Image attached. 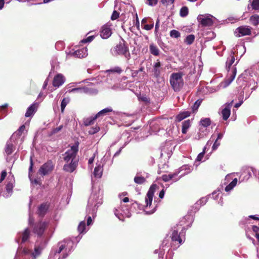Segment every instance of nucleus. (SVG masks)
Returning a JSON list of instances; mask_svg holds the SVG:
<instances>
[{
	"mask_svg": "<svg viewBox=\"0 0 259 259\" xmlns=\"http://www.w3.org/2000/svg\"><path fill=\"white\" fill-rule=\"evenodd\" d=\"M235 62V58L233 55L230 56L226 61V69L228 70L227 77L225 80L222 83V85L226 87L229 85L234 79L236 74V68L234 66L231 67Z\"/></svg>",
	"mask_w": 259,
	"mask_h": 259,
	"instance_id": "nucleus-1",
	"label": "nucleus"
},
{
	"mask_svg": "<svg viewBox=\"0 0 259 259\" xmlns=\"http://www.w3.org/2000/svg\"><path fill=\"white\" fill-rule=\"evenodd\" d=\"M102 203V197L99 194L92 193L89 199L87 210L92 214L94 217L96 210L99 205Z\"/></svg>",
	"mask_w": 259,
	"mask_h": 259,
	"instance_id": "nucleus-2",
	"label": "nucleus"
},
{
	"mask_svg": "<svg viewBox=\"0 0 259 259\" xmlns=\"http://www.w3.org/2000/svg\"><path fill=\"white\" fill-rule=\"evenodd\" d=\"M184 74L181 72L172 73L169 77L170 84L175 92L180 91L184 85L183 76Z\"/></svg>",
	"mask_w": 259,
	"mask_h": 259,
	"instance_id": "nucleus-3",
	"label": "nucleus"
},
{
	"mask_svg": "<svg viewBox=\"0 0 259 259\" xmlns=\"http://www.w3.org/2000/svg\"><path fill=\"white\" fill-rule=\"evenodd\" d=\"M156 187V185H152L147 193L146 196L145 197V201L146 205L144 206V210L146 214H151L153 213L155 211V207H153L151 209H150L149 208L151 205L153 200V197L154 196V193Z\"/></svg>",
	"mask_w": 259,
	"mask_h": 259,
	"instance_id": "nucleus-4",
	"label": "nucleus"
},
{
	"mask_svg": "<svg viewBox=\"0 0 259 259\" xmlns=\"http://www.w3.org/2000/svg\"><path fill=\"white\" fill-rule=\"evenodd\" d=\"M116 52L117 54L123 56L127 60L131 58L128 46L123 39H121L116 46Z\"/></svg>",
	"mask_w": 259,
	"mask_h": 259,
	"instance_id": "nucleus-5",
	"label": "nucleus"
},
{
	"mask_svg": "<svg viewBox=\"0 0 259 259\" xmlns=\"http://www.w3.org/2000/svg\"><path fill=\"white\" fill-rule=\"evenodd\" d=\"M78 150V145L76 144L71 147L70 149L68 150L65 153L64 160L66 162H69L70 161H77L75 159L76 155Z\"/></svg>",
	"mask_w": 259,
	"mask_h": 259,
	"instance_id": "nucleus-6",
	"label": "nucleus"
},
{
	"mask_svg": "<svg viewBox=\"0 0 259 259\" xmlns=\"http://www.w3.org/2000/svg\"><path fill=\"white\" fill-rule=\"evenodd\" d=\"M197 20L202 26L206 27L211 26L214 22L215 18L210 14H205L199 15Z\"/></svg>",
	"mask_w": 259,
	"mask_h": 259,
	"instance_id": "nucleus-7",
	"label": "nucleus"
},
{
	"mask_svg": "<svg viewBox=\"0 0 259 259\" xmlns=\"http://www.w3.org/2000/svg\"><path fill=\"white\" fill-rule=\"evenodd\" d=\"M48 223L46 222L40 221L34 224L33 228V232L38 236H41L45 229L48 227Z\"/></svg>",
	"mask_w": 259,
	"mask_h": 259,
	"instance_id": "nucleus-8",
	"label": "nucleus"
},
{
	"mask_svg": "<svg viewBox=\"0 0 259 259\" xmlns=\"http://www.w3.org/2000/svg\"><path fill=\"white\" fill-rule=\"evenodd\" d=\"M251 33V29L249 26H241L236 28L234 31L236 36L239 37L244 35H249Z\"/></svg>",
	"mask_w": 259,
	"mask_h": 259,
	"instance_id": "nucleus-9",
	"label": "nucleus"
},
{
	"mask_svg": "<svg viewBox=\"0 0 259 259\" xmlns=\"http://www.w3.org/2000/svg\"><path fill=\"white\" fill-rule=\"evenodd\" d=\"M54 165L53 162L52 161L49 160L40 167L39 169V173L42 176H45L52 171Z\"/></svg>",
	"mask_w": 259,
	"mask_h": 259,
	"instance_id": "nucleus-10",
	"label": "nucleus"
},
{
	"mask_svg": "<svg viewBox=\"0 0 259 259\" xmlns=\"http://www.w3.org/2000/svg\"><path fill=\"white\" fill-rule=\"evenodd\" d=\"M72 244V241L70 239L64 240L63 241L59 242L58 243L59 248L56 250L55 255L57 256V254H59L64 249L66 251Z\"/></svg>",
	"mask_w": 259,
	"mask_h": 259,
	"instance_id": "nucleus-11",
	"label": "nucleus"
},
{
	"mask_svg": "<svg viewBox=\"0 0 259 259\" xmlns=\"http://www.w3.org/2000/svg\"><path fill=\"white\" fill-rule=\"evenodd\" d=\"M70 92L77 93L80 94L85 93L89 94H97V91L91 87H83L78 88H73L70 91Z\"/></svg>",
	"mask_w": 259,
	"mask_h": 259,
	"instance_id": "nucleus-12",
	"label": "nucleus"
},
{
	"mask_svg": "<svg viewBox=\"0 0 259 259\" xmlns=\"http://www.w3.org/2000/svg\"><path fill=\"white\" fill-rule=\"evenodd\" d=\"M111 26V24L107 23L102 27L100 32V35L102 38L106 39L111 36L112 34Z\"/></svg>",
	"mask_w": 259,
	"mask_h": 259,
	"instance_id": "nucleus-13",
	"label": "nucleus"
},
{
	"mask_svg": "<svg viewBox=\"0 0 259 259\" xmlns=\"http://www.w3.org/2000/svg\"><path fill=\"white\" fill-rule=\"evenodd\" d=\"M233 101H232L230 103H226L224 106L222 110L221 114L222 115L223 119L224 120H226L230 116L231 114V108L232 106Z\"/></svg>",
	"mask_w": 259,
	"mask_h": 259,
	"instance_id": "nucleus-14",
	"label": "nucleus"
},
{
	"mask_svg": "<svg viewBox=\"0 0 259 259\" xmlns=\"http://www.w3.org/2000/svg\"><path fill=\"white\" fill-rule=\"evenodd\" d=\"M179 171L174 172L173 173H170L168 175H163L161 176L162 180L166 182H168L170 180H172L174 182H177L180 180V178L178 177Z\"/></svg>",
	"mask_w": 259,
	"mask_h": 259,
	"instance_id": "nucleus-15",
	"label": "nucleus"
},
{
	"mask_svg": "<svg viewBox=\"0 0 259 259\" xmlns=\"http://www.w3.org/2000/svg\"><path fill=\"white\" fill-rule=\"evenodd\" d=\"M162 71V68L160 62L157 60L156 62L154 63L152 72L154 77L158 78L159 77Z\"/></svg>",
	"mask_w": 259,
	"mask_h": 259,
	"instance_id": "nucleus-16",
	"label": "nucleus"
},
{
	"mask_svg": "<svg viewBox=\"0 0 259 259\" xmlns=\"http://www.w3.org/2000/svg\"><path fill=\"white\" fill-rule=\"evenodd\" d=\"M253 171V168L252 167H246L242 172L241 176L240 177L241 181H247L251 176L252 172Z\"/></svg>",
	"mask_w": 259,
	"mask_h": 259,
	"instance_id": "nucleus-17",
	"label": "nucleus"
},
{
	"mask_svg": "<svg viewBox=\"0 0 259 259\" xmlns=\"http://www.w3.org/2000/svg\"><path fill=\"white\" fill-rule=\"evenodd\" d=\"M103 164L102 162H98L96 164V166L95 167L94 172L93 175L95 178H101L103 171Z\"/></svg>",
	"mask_w": 259,
	"mask_h": 259,
	"instance_id": "nucleus-18",
	"label": "nucleus"
},
{
	"mask_svg": "<svg viewBox=\"0 0 259 259\" xmlns=\"http://www.w3.org/2000/svg\"><path fill=\"white\" fill-rule=\"evenodd\" d=\"M65 80V78L62 74H58L54 78L53 85L55 87L59 88L64 83Z\"/></svg>",
	"mask_w": 259,
	"mask_h": 259,
	"instance_id": "nucleus-19",
	"label": "nucleus"
},
{
	"mask_svg": "<svg viewBox=\"0 0 259 259\" xmlns=\"http://www.w3.org/2000/svg\"><path fill=\"white\" fill-rule=\"evenodd\" d=\"M191 170V166L188 165H185L176 170V171H179V175H178V177L180 178V179L183 176L189 174Z\"/></svg>",
	"mask_w": 259,
	"mask_h": 259,
	"instance_id": "nucleus-20",
	"label": "nucleus"
},
{
	"mask_svg": "<svg viewBox=\"0 0 259 259\" xmlns=\"http://www.w3.org/2000/svg\"><path fill=\"white\" fill-rule=\"evenodd\" d=\"M144 176H142V172H137L136 176L134 178V182L138 184H143L146 182V178L149 177L148 174L144 172Z\"/></svg>",
	"mask_w": 259,
	"mask_h": 259,
	"instance_id": "nucleus-21",
	"label": "nucleus"
},
{
	"mask_svg": "<svg viewBox=\"0 0 259 259\" xmlns=\"http://www.w3.org/2000/svg\"><path fill=\"white\" fill-rule=\"evenodd\" d=\"M64 165L63 169L64 170L71 172L74 170L77 165V161H70Z\"/></svg>",
	"mask_w": 259,
	"mask_h": 259,
	"instance_id": "nucleus-22",
	"label": "nucleus"
},
{
	"mask_svg": "<svg viewBox=\"0 0 259 259\" xmlns=\"http://www.w3.org/2000/svg\"><path fill=\"white\" fill-rule=\"evenodd\" d=\"M14 180L12 178L10 181L7 183L6 185V192L4 194L6 197H8L12 194L14 187Z\"/></svg>",
	"mask_w": 259,
	"mask_h": 259,
	"instance_id": "nucleus-23",
	"label": "nucleus"
},
{
	"mask_svg": "<svg viewBox=\"0 0 259 259\" xmlns=\"http://www.w3.org/2000/svg\"><path fill=\"white\" fill-rule=\"evenodd\" d=\"M73 55L79 58L85 57L88 55L87 48H84L75 51L73 53Z\"/></svg>",
	"mask_w": 259,
	"mask_h": 259,
	"instance_id": "nucleus-24",
	"label": "nucleus"
},
{
	"mask_svg": "<svg viewBox=\"0 0 259 259\" xmlns=\"http://www.w3.org/2000/svg\"><path fill=\"white\" fill-rule=\"evenodd\" d=\"M38 105L37 103H33L29 106L25 113L26 117H30L33 115L36 111Z\"/></svg>",
	"mask_w": 259,
	"mask_h": 259,
	"instance_id": "nucleus-25",
	"label": "nucleus"
},
{
	"mask_svg": "<svg viewBox=\"0 0 259 259\" xmlns=\"http://www.w3.org/2000/svg\"><path fill=\"white\" fill-rule=\"evenodd\" d=\"M171 240L172 241L178 242L179 244H182L183 240L180 237V235L178 234V230H174L171 235Z\"/></svg>",
	"mask_w": 259,
	"mask_h": 259,
	"instance_id": "nucleus-26",
	"label": "nucleus"
},
{
	"mask_svg": "<svg viewBox=\"0 0 259 259\" xmlns=\"http://www.w3.org/2000/svg\"><path fill=\"white\" fill-rule=\"evenodd\" d=\"M113 111L112 107H108L99 111L96 115V117H102L105 115H109Z\"/></svg>",
	"mask_w": 259,
	"mask_h": 259,
	"instance_id": "nucleus-27",
	"label": "nucleus"
},
{
	"mask_svg": "<svg viewBox=\"0 0 259 259\" xmlns=\"http://www.w3.org/2000/svg\"><path fill=\"white\" fill-rule=\"evenodd\" d=\"M49 208V205L47 203H43L38 207V214L39 216L43 217L47 212Z\"/></svg>",
	"mask_w": 259,
	"mask_h": 259,
	"instance_id": "nucleus-28",
	"label": "nucleus"
},
{
	"mask_svg": "<svg viewBox=\"0 0 259 259\" xmlns=\"http://www.w3.org/2000/svg\"><path fill=\"white\" fill-rule=\"evenodd\" d=\"M30 231L28 228H26L24 232L20 235V236L22 237V242H25L27 241L30 236Z\"/></svg>",
	"mask_w": 259,
	"mask_h": 259,
	"instance_id": "nucleus-29",
	"label": "nucleus"
},
{
	"mask_svg": "<svg viewBox=\"0 0 259 259\" xmlns=\"http://www.w3.org/2000/svg\"><path fill=\"white\" fill-rule=\"evenodd\" d=\"M98 117H96V115L94 116H91L84 118L83 121V124L85 126L92 125L94 123L95 120Z\"/></svg>",
	"mask_w": 259,
	"mask_h": 259,
	"instance_id": "nucleus-30",
	"label": "nucleus"
},
{
	"mask_svg": "<svg viewBox=\"0 0 259 259\" xmlns=\"http://www.w3.org/2000/svg\"><path fill=\"white\" fill-rule=\"evenodd\" d=\"M190 115V112L189 111H183L179 114L177 117L176 119L178 121H181L184 118L189 116Z\"/></svg>",
	"mask_w": 259,
	"mask_h": 259,
	"instance_id": "nucleus-31",
	"label": "nucleus"
},
{
	"mask_svg": "<svg viewBox=\"0 0 259 259\" xmlns=\"http://www.w3.org/2000/svg\"><path fill=\"white\" fill-rule=\"evenodd\" d=\"M149 50L151 54L154 56H158L159 54V49L153 44L150 45Z\"/></svg>",
	"mask_w": 259,
	"mask_h": 259,
	"instance_id": "nucleus-32",
	"label": "nucleus"
},
{
	"mask_svg": "<svg viewBox=\"0 0 259 259\" xmlns=\"http://www.w3.org/2000/svg\"><path fill=\"white\" fill-rule=\"evenodd\" d=\"M211 123L210 119L209 118H205L201 119L200 121V126L204 128H207L210 125Z\"/></svg>",
	"mask_w": 259,
	"mask_h": 259,
	"instance_id": "nucleus-33",
	"label": "nucleus"
},
{
	"mask_svg": "<svg viewBox=\"0 0 259 259\" xmlns=\"http://www.w3.org/2000/svg\"><path fill=\"white\" fill-rule=\"evenodd\" d=\"M207 200L208 198L207 197L201 198L195 204V207L198 209L199 207L204 205L207 202Z\"/></svg>",
	"mask_w": 259,
	"mask_h": 259,
	"instance_id": "nucleus-34",
	"label": "nucleus"
},
{
	"mask_svg": "<svg viewBox=\"0 0 259 259\" xmlns=\"http://www.w3.org/2000/svg\"><path fill=\"white\" fill-rule=\"evenodd\" d=\"M237 179L235 178L233 180V181L226 187L225 190L226 192H229L232 190L233 188L236 185L237 183Z\"/></svg>",
	"mask_w": 259,
	"mask_h": 259,
	"instance_id": "nucleus-35",
	"label": "nucleus"
},
{
	"mask_svg": "<svg viewBox=\"0 0 259 259\" xmlns=\"http://www.w3.org/2000/svg\"><path fill=\"white\" fill-rule=\"evenodd\" d=\"M208 133L206 128H204L203 127L200 126L199 132L198 133L199 139L203 138L205 136H206Z\"/></svg>",
	"mask_w": 259,
	"mask_h": 259,
	"instance_id": "nucleus-36",
	"label": "nucleus"
},
{
	"mask_svg": "<svg viewBox=\"0 0 259 259\" xmlns=\"http://www.w3.org/2000/svg\"><path fill=\"white\" fill-rule=\"evenodd\" d=\"M190 121L189 120L184 121L182 124V133L183 134H186L187 132L188 129L190 126Z\"/></svg>",
	"mask_w": 259,
	"mask_h": 259,
	"instance_id": "nucleus-37",
	"label": "nucleus"
},
{
	"mask_svg": "<svg viewBox=\"0 0 259 259\" xmlns=\"http://www.w3.org/2000/svg\"><path fill=\"white\" fill-rule=\"evenodd\" d=\"M210 144H211L210 140H209L207 142V144L206 145V146L204 148V149L203 150V151L202 152H201L200 153H199L198 154V155L197 156V158H196V160L197 161H201V160L203 158L204 155V154L205 153V150H206V146L209 145H210Z\"/></svg>",
	"mask_w": 259,
	"mask_h": 259,
	"instance_id": "nucleus-38",
	"label": "nucleus"
},
{
	"mask_svg": "<svg viewBox=\"0 0 259 259\" xmlns=\"http://www.w3.org/2000/svg\"><path fill=\"white\" fill-rule=\"evenodd\" d=\"M250 21L252 25L254 26L257 25L259 24V16L257 15L252 16L250 18Z\"/></svg>",
	"mask_w": 259,
	"mask_h": 259,
	"instance_id": "nucleus-39",
	"label": "nucleus"
},
{
	"mask_svg": "<svg viewBox=\"0 0 259 259\" xmlns=\"http://www.w3.org/2000/svg\"><path fill=\"white\" fill-rule=\"evenodd\" d=\"M78 231L80 233H84L87 232L84 221H81L79 223L78 226Z\"/></svg>",
	"mask_w": 259,
	"mask_h": 259,
	"instance_id": "nucleus-40",
	"label": "nucleus"
},
{
	"mask_svg": "<svg viewBox=\"0 0 259 259\" xmlns=\"http://www.w3.org/2000/svg\"><path fill=\"white\" fill-rule=\"evenodd\" d=\"M42 248L39 246L35 247L34 248V251L32 252L31 255L33 257V259H35L37 256L39 255L41 253Z\"/></svg>",
	"mask_w": 259,
	"mask_h": 259,
	"instance_id": "nucleus-41",
	"label": "nucleus"
},
{
	"mask_svg": "<svg viewBox=\"0 0 259 259\" xmlns=\"http://www.w3.org/2000/svg\"><path fill=\"white\" fill-rule=\"evenodd\" d=\"M249 3L252 9L255 10H259V0H250Z\"/></svg>",
	"mask_w": 259,
	"mask_h": 259,
	"instance_id": "nucleus-42",
	"label": "nucleus"
},
{
	"mask_svg": "<svg viewBox=\"0 0 259 259\" xmlns=\"http://www.w3.org/2000/svg\"><path fill=\"white\" fill-rule=\"evenodd\" d=\"M69 101L70 99L68 98H65L62 100L61 104V109L62 112H63L65 107L69 103Z\"/></svg>",
	"mask_w": 259,
	"mask_h": 259,
	"instance_id": "nucleus-43",
	"label": "nucleus"
},
{
	"mask_svg": "<svg viewBox=\"0 0 259 259\" xmlns=\"http://www.w3.org/2000/svg\"><path fill=\"white\" fill-rule=\"evenodd\" d=\"M195 36L193 34L188 35L185 40V42L187 45H190L193 42Z\"/></svg>",
	"mask_w": 259,
	"mask_h": 259,
	"instance_id": "nucleus-44",
	"label": "nucleus"
},
{
	"mask_svg": "<svg viewBox=\"0 0 259 259\" xmlns=\"http://www.w3.org/2000/svg\"><path fill=\"white\" fill-rule=\"evenodd\" d=\"M188 14V9L187 7H183L180 12V15L182 17H185Z\"/></svg>",
	"mask_w": 259,
	"mask_h": 259,
	"instance_id": "nucleus-45",
	"label": "nucleus"
},
{
	"mask_svg": "<svg viewBox=\"0 0 259 259\" xmlns=\"http://www.w3.org/2000/svg\"><path fill=\"white\" fill-rule=\"evenodd\" d=\"M170 36L172 38H178L180 36V33L176 30H172L170 32Z\"/></svg>",
	"mask_w": 259,
	"mask_h": 259,
	"instance_id": "nucleus-46",
	"label": "nucleus"
},
{
	"mask_svg": "<svg viewBox=\"0 0 259 259\" xmlns=\"http://www.w3.org/2000/svg\"><path fill=\"white\" fill-rule=\"evenodd\" d=\"M5 150L6 152L8 154H11L13 152L14 150L13 144H7Z\"/></svg>",
	"mask_w": 259,
	"mask_h": 259,
	"instance_id": "nucleus-47",
	"label": "nucleus"
},
{
	"mask_svg": "<svg viewBox=\"0 0 259 259\" xmlns=\"http://www.w3.org/2000/svg\"><path fill=\"white\" fill-rule=\"evenodd\" d=\"M100 130V127L96 125L94 127H93L90 128V130L89 131V134L90 135H94L97 133H98Z\"/></svg>",
	"mask_w": 259,
	"mask_h": 259,
	"instance_id": "nucleus-48",
	"label": "nucleus"
},
{
	"mask_svg": "<svg viewBox=\"0 0 259 259\" xmlns=\"http://www.w3.org/2000/svg\"><path fill=\"white\" fill-rule=\"evenodd\" d=\"M158 0H146L145 3L151 7L155 6L158 3Z\"/></svg>",
	"mask_w": 259,
	"mask_h": 259,
	"instance_id": "nucleus-49",
	"label": "nucleus"
},
{
	"mask_svg": "<svg viewBox=\"0 0 259 259\" xmlns=\"http://www.w3.org/2000/svg\"><path fill=\"white\" fill-rule=\"evenodd\" d=\"M25 129V126L24 125H23L21 126L18 131L16 132L15 134H14L13 136H14L15 134H16L17 135H18L19 136H20L22 134V133L24 132V131Z\"/></svg>",
	"mask_w": 259,
	"mask_h": 259,
	"instance_id": "nucleus-50",
	"label": "nucleus"
},
{
	"mask_svg": "<svg viewBox=\"0 0 259 259\" xmlns=\"http://www.w3.org/2000/svg\"><path fill=\"white\" fill-rule=\"evenodd\" d=\"M113 73V70L109 69V70H106L104 72H103L102 74H103V76H105V74H107V77H108V75H110V73ZM109 77H110V80H112V76L109 75ZM106 79L108 80V77H107V78Z\"/></svg>",
	"mask_w": 259,
	"mask_h": 259,
	"instance_id": "nucleus-51",
	"label": "nucleus"
},
{
	"mask_svg": "<svg viewBox=\"0 0 259 259\" xmlns=\"http://www.w3.org/2000/svg\"><path fill=\"white\" fill-rule=\"evenodd\" d=\"M154 24L152 23L151 24H145L143 28L146 30H150L153 28Z\"/></svg>",
	"mask_w": 259,
	"mask_h": 259,
	"instance_id": "nucleus-52",
	"label": "nucleus"
},
{
	"mask_svg": "<svg viewBox=\"0 0 259 259\" xmlns=\"http://www.w3.org/2000/svg\"><path fill=\"white\" fill-rule=\"evenodd\" d=\"M174 0H162L161 3L163 5H169L172 4Z\"/></svg>",
	"mask_w": 259,
	"mask_h": 259,
	"instance_id": "nucleus-53",
	"label": "nucleus"
},
{
	"mask_svg": "<svg viewBox=\"0 0 259 259\" xmlns=\"http://www.w3.org/2000/svg\"><path fill=\"white\" fill-rule=\"evenodd\" d=\"M94 38V37L93 36H90L87 39H82L81 40V42H84V43L88 42H91L93 40Z\"/></svg>",
	"mask_w": 259,
	"mask_h": 259,
	"instance_id": "nucleus-54",
	"label": "nucleus"
},
{
	"mask_svg": "<svg viewBox=\"0 0 259 259\" xmlns=\"http://www.w3.org/2000/svg\"><path fill=\"white\" fill-rule=\"evenodd\" d=\"M22 253L24 254L27 255V254H31L32 252H31V250L28 249L26 248H24L22 250Z\"/></svg>",
	"mask_w": 259,
	"mask_h": 259,
	"instance_id": "nucleus-55",
	"label": "nucleus"
},
{
	"mask_svg": "<svg viewBox=\"0 0 259 259\" xmlns=\"http://www.w3.org/2000/svg\"><path fill=\"white\" fill-rule=\"evenodd\" d=\"M7 176V172L5 171H3L2 172L1 176L0 177V183H2L4 180L5 179Z\"/></svg>",
	"mask_w": 259,
	"mask_h": 259,
	"instance_id": "nucleus-56",
	"label": "nucleus"
},
{
	"mask_svg": "<svg viewBox=\"0 0 259 259\" xmlns=\"http://www.w3.org/2000/svg\"><path fill=\"white\" fill-rule=\"evenodd\" d=\"M220 143L218 142L217 140H215L213 146H212V149L215 150L218 148V147L220 146Z\"/></svg>",
	"mask_w": 259,
	"mask_h": 259,
	"instance_id": "nucleus-57",
	"label": "nucleus"
},
{
	"mask_svg": "<svg viewBox=\"0 0 259 259\" xmlns=\"http://www.w3.org/2000/svg\"><path fill=\"white\" fill-rule=\"evenodd\" d=\"M127 195V193L126 192H124L123 193H121L118 195V197L119 199L122 201V199L123 198H124L125 196H126Z\"/></svg>",
	"mask_w": 259,
	"mask_h": 259,
	"instance_id": "nucleus-58",
	"label": "nucleus"
},
{
	"mask_svg": "<svg viewBox=\"0 0 259 259\" xmlns=\"http://www.w3.org/2000/svg\"><path fill=\"white\" fill-rule=\"evenodd\" d=\"M63 126L60 125L59 127H56V128H54L53 131V133L55 134L59 132L62 128Z\"/></svg>",
	"mask_w": 259,
	"mask_h": 259,
	"instance_id": "nucleus-59",
	"label": "nucleus"
},
{
	"mask_svg": "<svg viewBox=\"0 0 259 259\" xmlns=\"http://www.w3.org/2000/svg\"><path fill=\"white\" fill-rule=\"evenodd\" d=\"M95 153L94 154L93 156L91 157L89 160V161H88V163L91 165V164H92L94 161V158H95Z\"/></svg>",
	"mask_w": 259,
	"mask_h": 259,
	"instance_id": "nucleus-60",
	"label": "nucleus"
},
{
	"mask_svg": "<svg viewBox=\"0 0 259 259\" xmlns=\"http://www.w3.org/2000/svg\"><path fill=\"white\" fill-rule=\"evenodd\" d=\"M249 218L255 220H259V215H251Z\"/></svg>",
	"mask_w": 259,
	"mask_h": 259,
	"instance_id": "nucleus-61",
	"label": "nucleus"
},
{
	"mask_svg": "<svg viewBox=\"0 0 259 259\" xmlns=\"http://www.w3.org/2000/svg\"><path fill=\"white\" fill-rule=\"evenodd\" d=\"M92 224V219L91 217H88L87 219V225L90 226Z\"/></svg>",
	"mask_w": 259,
	"mask_h": 259,
	"instance_id": "nucleus-62",
	"label": "nucleus"
},
{
	"mask_svg": "<svg viewBox=\"0 0 259 259\" xmlns=\"http://www.w3.org/2000/svg\"><path fill=\"white\" fill-rule=\"evenodd\" d=\"M163 255H164V252L163 251H162V250L159 251L158 252L159 259H160V258L163 259Z\"/></svg>",
	"mask_w": 259,
	"mask_h": 259,
	"instance_id": "nucleus-63",
	"label": "nucleus"
},
{
	"mask_svg": "<svg viewBox=\"0 0 259 259\" xmlns=\"http://www.w3.org/2000/svg\"><path fill=\"white\" fill-rule=\"evenodd\" d=\"M252 230L253 232L257 233V232L259 231V227L256 226H253Z\"/></svg>",
	"mask_w": 259,
	"mask_h": 259,
	"instance_id": "nucleus-64",
	"label": "nucleus"
}]
</instances>
